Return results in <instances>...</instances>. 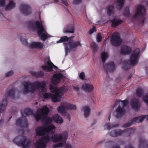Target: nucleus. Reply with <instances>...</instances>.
<instances>
[{
    "mask_svg": "<svg viewBox=\"0 0 148 148\" xmlns=\"http://www.w3.org/2000/svg\"><path fill=\"white\" fill-rule=\"evenodd\" d=\"M49 112V108L45 106L38 109L37 113L34 115L37 121L41 120L47 124L45 126L38 127L36 130L37 136H43L35 143V145L36 148H46L47 143L50 141L54 143L61 141L54 145L53 146L54 148L61 147L66 143L67 137V132H64L62 134L54 133L53 130L56 128V127L51 124L47 125L53 121L57 123L62 124L64 122L63 119L58 114H55L52 118L48 117L47 114Z\"/></svg>",
    "mask_w": 148,
    "mask_h": 148,
    "instance_id": "1",
    "label": "nucleus"
},
{
    "mask_svg": "<svg viewBox=\"0 0 148 148\" xmlns=\"http://www.w3.org/2000/svg\"><path fill=\"white\" fill-rule=\"evenodd\" d=\"M25 88L22 91L23 94L29 92H33L38 90L41 94L43 95V97L45 99L51 98L54 102L60 101L61 99L60 96H58L55 94L54 95L50 93H45L46 89L45 88L46 83L45 81H36L33 83L29 82H24L23 83Z\"/></svg>",
    "mask_w": 148,
    "mask_h": 148,
    "instance_id": "2",
    "label": "nucleus"
},
{
    "mask_svg": "<svg viewBox=\"0 0 148 148\" xmlns=\"http://www.w3.org/2000/svg\"><path fill=\"white\" fill-rule=\"evenodd\" d=\"M43 21L40 20V21H36L35 22L31 21L27 24L28 28L32 31L37 30L39 36L41 39L45 40L47 38L49 37L43 26Z\"/></svg>",
    "mask_w": 148,
    "mask_h": 148,
    "instance_id": "3",
    "label": "nucleus"
},
{
    "mask_svg": "<svg viewBox=\"0 0 148 148\" xmlns=\"http://www.w3.org/2000/svg\"><path fill=\"white\" fill-rule=\"evenodd\" d=\"M69 39V38L67 36H64L61 37L59 40L56 42L57 43H58L66 41L64 43V45L66 56L70 52V51H74L76 49L77 47L78 46H81V44L79 42L77 41L76 42H69L67 41Z\"/></svg>",
    "mask_w": 148,
    "mask_h": 148,
    "instance_id": "4",
    "label": "nucleus"
},
{
    "mask_svg": "<svg viewBox=\"0 0 148 148\" xmlns=\"http://www.w3.org/2000/svg\"><path fill=\"white\" fill-rule=\"evenodd\" d=\"M16 91V90L14 88L6 91L5 95L6 98L4 99L0 102V113H3L5 110L7 104V98L10 97L12 99H14Z\"/></svg>",
    "mask_w": 148,
    "mask_h": 148,
    "instance_id": "5",
    "label": "nucleus"
},
{
    "mask_svg": "<svg viewBox=\"0 0 148 148\" xmlns=\"http://www.w3.org/2000/svg\"><path fill=\"white\" fill-rule=\"evenodd\" d=\"M145 13L146 10L145 8L142 5L139 6L136 9L135 14L133 18L137 21L140 23L143 24L145 19Z\"/></svg>",
    "mask_w": 148,
    "mask_h": 148,
    "instance_id": "6",
    "label": "nucleus"
},
{
    "mask_svg": "<svg viewBox=\"0 0 148 148\" xmlns=\"http://www.w3.org/2000/svg\"><path fill=\"white\" fill-rule=\"evenodd\" d=\"M13 142L17 145L23 146V148H29L31 146L29 140L22 135L16 136Z\"/></svg>",
    "mask_w": 148,
    "mask_h": 148,
    "instance_id": "7",
    "label": "nucleus"
},
{
    "mask_svg": "<svg viewBox=\"0 0 148 148\" xmlns=\"http://www.w3.org/2000/svg\"><path fill=\"white\" fill-rule=\"evenodd\" d=\"M21 113L22 117L17 120L16 123V125L20 126L22 127H26L28 124L25 117L27 116L32 115L33 113L31 109H26L22 112Z\"/></svg>",
    "mask_w": 148,
    "mask_h": 148,
    "instance_id": "8",
    "label": "nucleus"
},
{
    "mask_svg": "<svg viewBox=\"0 0 148 148\" xmlns=\"http://www.w3.org/2000/svg\"><path fill=\"white\" fill-rule=\"evenodd\" d=\"M134 130L132 129L128 128L123 131L121 130H113L110 133V136L113 137H117L122 135L125 136H128L130 134L134 133Z\"/></svg>",
    "mask_w": 148,
    "mask_h": 148,
    "instance_id": "9",
    "label": "nucleus"
},
{
    "mask_svg": "<svg viewBox=\"0 0 148 148\" xmlns=\"http://www.w3.org/2000/svg\"><path fill=\"white\" fill-rule=\"evenodd\" d=\"M128 102L127 100L123 101H118L115 103V105H118V107L116 109V117L119 118L124 112V108L128 104Z\"/></svg>",
    "mask_w": 148,
    "mask_h": 148,
    "instance_id": "10",
    "label": "nucleus"
},
{
    "mask_svg": "<svg viewBox=\"0 0 148 148\" xmlns=\"http://www.w3.org/2000/svg\"><path fill=\"white\" fill-rule=\"evenodd\" d=\"M140 56V50L138 49H136L131 54L130 61L128 64L135 65L138 63Z\"/></svg>",
    "mask_w": 148,
    "mask_h": 148,
    "instance_id": "11",
    "label": "nucleus"
},
{
    "mask_svg": "<svg viewBox=\"0 0 148 148\" xmlns=\"http://www.w3.org/2000/svg\"><path fill=\"white\" fill-rule=\"evenodd\" d=\"M44 64L45 65L41 66V68L45 71H52L53 68L54 67L55 69L57 68V67L51 62L49 57L45 59Z\"/></svg>",
    "mask_w": 148,
    "mask_h": 148,
    "instance_id": "12",
    "label": "nucleus"
},
{
    "mask_svg": "<svg viewBox=\"0 0 148 148\" xmlns=\"http://www.w3.org/2000/svg\"><path fill=\"white\" fill-rule=\"evenodd\" d=\"M49 88L52 92L55 94L56 95L57 94L58 96H60L61 97V96L66 92L68 90L66 86H63L59 89L52 85H50Z\"/></svg>",
    "mask_w": 148,
    "mask_h": 148,
    "instance_id": "13",
    "label": "nucleus"
},
{
    "mask_svg": "<svg viewBox=\"0 0 148 148\" xmlns=\"http://www.w3.org/2000/svg\"><path fill=\"white\" fill-rule=\"evenodd\" d=\"M111 42L113 46H118L121 42L119 34L117 32L114 33L111 38Z\"/></svg>",
    "mask_w": 148,
    "mask_h": 148,
    "instance_id": "14",
    "label": "nucleus"
},
{
    "mask_svg": "<svg viewBox=\"0 0 148 148\" xmlns=\"http://www.w3.org/2000/svg\"><path fill=\"white\" fill-rule=\"evenodd\" d=\"M20 10L21 13L26 15L30 14L32 12V10L30 7L25 4H23L21 5Z\"/></svg>",
    "mask_w": 148,
    "mask_h": 148,
    "instance_id": "15",
    "label": "nucleus"
},
{
    "mask_svg": "<svg viewBox=\"0 0 148 148\" xmlns=\"http://www.w3.org/2000/svg\"><path fill=\"white\" fill-rule=\"evenodd\" d=\"M145 119V115L141 116L138 117H136L134 119L130 121V122L127 123L123 126L124 128L127 127H129L133 125L134 122L137 123H140L142 122L143 120Z\"/></svg>",
    "mask_w": 148,
    "mask_h": 148,
    "instance_id": "16",
    "label": "nucleus"
},
{
    "mask_svg": "<svg viewBox=\"0 0 148 148\" xmlns=\"http://www.w3.org/2000/svg\"><path fill=\"white\" fill-rule=\"evenodd\" d=\"M8 2V4L6 5L5 8L6 9H11L15 6V3L10 0H0V6H5L7 3Z\"/></svg>",
    "mask_w": 148,
    "mask_h": 148,
    "instance_id": "17",
    "label": "nucleus"
},
{
    "mask_svg": "<svg viewBox=\"0 0 148 148\" xmlns=\"http://www.w3.org/2000/svg\"><path fill=\"white\" fill-rule=\"evenodd\" d=\"M63 76L61 73L54 74L51 79L52 83L55 85L59 83L60 80L63 78Z\"/></svg>",
    "mask_w": 148,
    "mask_h": 148,
    "instance_id": "18",
    "label": "nucleus"
},
{
    "mask_svg": "<svg viewBox=\"0 0 148 148\" xmlns=\"http://www.w3.org/2000/svg\"><path fill=\"white\" fill-rule=\"evenodd\" d=\"M28 46L29 48L42 49L44 46V45L42 43L40 42H32Z\"/></svg>",
    "mask_w": 148,
    "mask_h": 148,
    "instance_id": "19",
    "label": "nucleus"
},
{
    "mask_svg": "<svg viewBox=\"0 0 148 148\" xmlns=\"http://www.w3.org/2000/svg\"><path fill=\"white\" fill-rule=\"evenodd\" d=\"M74 32V27L73 24L67 25L63 30V32L64 33H73Z\"/></svg>",
    "mask_w": 148,
    "mask_h": 148,
    "instance_id": "20",
    "label": "nucleus"
},
{
    "mask_svg": "<svg viewBox=\"0 0 148 148\" xmlns=\"http://www.w3.org/2000/svg\"><path fill=\"white\" fill-rule=\"evenodd\" d=\"M83 89L85 91L90 92L92 91L94 89L92 85L88 84H84L82 86Z\"/></svg>",
    "mask_w": 148,
    "mask_h": 148,
    "instance_id": "21",
    "label": "nucleus"
},
{
    "mask_svg": "<svg viewBox=\"0 0 148 148\" xmlns=\"http://www.w3.org/2000/svg\"><path fill=\"white\" fill-rule=\"evenodd\" d=\"M131 51V49L130 47L126 46H123L120 51V53L123 55L129 54Z\"/></svg>",
    "mask_w": 148,
    "mask_h": 148,
    "instance_id": "22",
    "label": "nucleus"
},
{
    "mask_svg": "<svg viewBox=\"0 0 148 148\" xmlns=\"http://www.w3.org/2000/svg\"><path fill=\"white\" fill-rule=\"evenodd\" d=\"M131 105L134 110H137L139 107L138 101L136 99H133L131 101Z\"/></svg>",
    "mask_w": 148,
    "mask_h": 148,
    "instance_id": "23",
    "label": "nucleus"
},
{
    "mask_svg": "<svg viewBox=\"0 0 148 148\" xmlns=\"http://www.w3.org/2000/svg\"><path fill=\"white\" fill-rule=\"evenodd\" d=\"M82 111L84 112V116L85 118L88 117L90 115V109L88 106H85L82 107Z\"/></svg>",
    "mask_w": 148,
    "mask_h": 148,
    "instance_id": "24",
    "label": "nucleus"
},
{
    "mask_svg": "<svg viewBox=\"0 0 148 148\" xmlns=\"http://www.w3.org/2000/svg\"><path fill=\"white\" fill-rule=\"evenodd\" d=\"M65 102H63L61 103L60 106L57 108L58 112L60 113H64L66 110H67L66 106L65 105Z\"/></svg>",
    "mask_w": 148,
    "mask_h": 148,
    "instance_id": "25",
    "label": "nucleus"
},
{
    "mask_svg": "<svg viewBox=\"0 0 148 148\" xmlns=\"http://www.w3.org/2000/svg\"><path fill=\"white\" fill-rule=\"evenodd\" d=\"M111 21L112 23V27H115L120 24L123 21L118 18L115 17L111 20Z\"/></svg>",
    "mask_w": 148,
    "mask_h": 148,
    "instance_id": "26",
    "label": "nucleus"
},
{
    "mask_svg": "<svg viewBox=\"0 0 148 148\" xmlns=\"http://www.w3.org/2000/svg\"><path fill=\"white\" fill-rule=\"evenodd\" d=\"M146 146H147V141L144 138H141L140 140L138 145L139 148H144Z\"/></svg>",
    "mask_w": 148,
    "mask_h": 148,
    "instance_id": "27",
    "label": "nucleus"
},
{
    "mask_svg": "<svg viewBox=\"0 0 148 148\" xmlns=\"http://www.w3.org/2000/svg\"><path fill=\"white\" fill-rule=\"evenodd\" d=\"M105 67L109 71H112L114 69L115 66L114 63L111 62L109 63Z\"/></svg>",
    "mask_w": 148,
    "mask_h": 148,
    "instance_id": "28",
    "label": "nucleus"
},
{
    "mask_svg": "<svg viewBox=\"0 0 148 148\" xmlns=\"http://www.w3.org/2000/svg\"><path fill=\"white\" fill-rule=\"evenodd\" d=\"M114 13V7L110 5L108 6L107 10V14L109 16L113 15Z\"/></svg>",
    "mask_w": 148,
    "mask_h": 148,
    "instance_id": "29",
    "label": "nucleus"
},
{
    "mask_svg": "<svg viewBox=\"0 0 148 148\" xmlns=\"http://www.w3.org/2000/svg\"><path fill=\"white\" fill-rule=\"evenodd\" d=\"M108 57L109 55L106 52L103 51L101 53V58L103 62H105Z\"/></svg>",
    "mask_w": 148,
    "mask_h": 148,
    "instance_id": "30",
    "label": "nucleus"
},
{
    "mask_svg": "<svg viewBox=\"0 0 148 148\" xmlns=\"http://www.w3.org/2000/svg\"><path fill=\"white\" fill-rule=\"evenodd\" d=\"M32 74L34 76L37 77H41L44 76L43 72L42 71H40L38 72H31Z\"/></svg>",
    "mask_w": 148,
    "mask_h": 148,
    "instance_id": "31",
    "label": "nucleus"
},
{
    "mask_svg": "<svg viewBox=\"0 0 148 148\" xmlns=\"http://www.w3.org/2000/svg\"><path fill=\"white\" fill-rule=\"evenodd\" d=\"M124 2V0H117L115 2V4L119 9L123 6Z\"/></svg>",
    "mask_w": 148,
    "mask_h": 148,
    "instance_id": "32",
    "label": "nucleus"
},
{
    "mask_svg": "<svg viewBox=\"0 0 148 148\" xmlns=\"http://www.w3.org/2000/svg\"><path fill=\"white\" fill-rule=\"evenodd\" d=\"M90 46L94 53H95L97 51L98 49V46L96 43L94 42L92 43Z\"/></svg>",
    "mask_w": 148,
    "mask_h": 148,
    "instance_id": "33",
    "label": "nucleus"
},
{
    "mask_svg": "<svg viewBox=\"0 0 148 148\" xmlns=\"http://www.w3.org/2000/svg\"><path fill=\"white\" fill-rule=\"evenodd\" d=\"M118 124H116L115 123H112L111 124H110L109 123H106L104 125V127L105 129H109L112 128L114 127H115L118 126Z\"/></svg>",
    "mask_w": 148,
    "mask_h": 148,
    "instance_id": "34",
    "label": "nucleus"
},
{
    "mask_svg": "<svg viewBox=\"0 0 148 148\" xmlns=\"http://www.w3.org/2000/svg\"><path fill=\"white\" fill-rule=\"evenodd\" d=\"M65 104L66 106V108H67V109L75 110L76 109V106L75 105L70 104L66 102H65Z\"/></svg>",
    "mask_w": 148,
    "mask_h": 148,
    "instance_id": "35",
    "label": "nucleus"
},
{
    "mask_svg": "<svg viewBox=\"0 0 148 148\" xmlns=\"http://www.w3.org/2000/svg\"><path fill=\"white\" fill-rule=\"evenodd\" d=\"M20 41L24 45H25L27 46V47H29V45L30 44H28L27 43V40L21 37L20 39Z\"/></svg>",
    "mask_w": 148,
    "mask_h": 148,
    "instance_id": "36",
    "label": "nucleus"
},
{
    "mask_svg": "<svg viewBox=\"0 0 148 148\" xmlns=\"http://www.w3.org/2000/svg\"><path fill=\"white\" fill-rule=\"evenodd\" d=\"M143 93V91L142 89L139 88L137 89L136 92V94L137 96L140 97L142 95Z\"/></svg>",
    "mask_w": 148,
    "mask_h": 148,
    "instance_id": "37",
    "label": "nucleus"
},
{
    "mask_svg": "<svg viewBox=\"0 0 148 148\" xmlns=\"http://www.w3.org/2000/svg\"><path fill=\"white\" fill-rule=\"evenodd\" d=\"M129 8L128 7H126V10L124 13V15L127 17H129L130 15V14L129 11Z\"/></svg>",
    "mask_w": 148,
    "mask_h": 148,
    "instance_id": "38",
    "label": "nucleus"
},
{
    "mask_svg": "<svg viewBox=\"0 0 148 148\" xmlns=\"http://www.w3.org/2000/svg\"><path fill=\"white\" fill-rule=\"evenodd\" d=\"M143 99L146 103L148 104V94H146L143 96Z\"/></svg>",
    "mask_w": 148,
    "mask_h": 148,
    "instance_id": "39",
    "label": "nucleus"
},
{
    "mask_svg": "<svg viewBox=\"0 0 148 148\" xmlns=\"http://www.w3.org/2000/svg\"><path fill=\"white\" fill-rule=\"evenodd\" d=\"M96 39L97 41L98 42H100L101 41L102 39V37L101 35V34L99 33H98L97 34V36Z\"/></svg>",
    "mask_w": 148,
    "mask_h": 148,
    "instance_id": "40",
    "label": "nucleus"
},
{
    "mask_svg": "<svg viewBox=\"0 0 148 148\" xmlns=\"http://www.w3.org/2000/svg\"><path fill=\"white\" fill-rule=\"evenodd\" d=\"M79 77L80 78L82 79H83L85 77V75L84 73L83 72H81L79 75Z\"/></svg>",
    "mask_w": 148,
    "mask_h": 148,
    "instance_id": "41",
    "label": "nucleus"
},
{
    "mask_svg": "<svg viewBox=\"0 0 148 148\" xmlns=\"http://www.w3.org/2000/svg\"><path fill=\"white\" fill-rule=\"evenodd\" d=\"M13 74V72L12 71H10L8 72V73L5 74V76L6 77H10Z\"/></svg>",
    "mask_w": 148,
    "mask_h": 148,
    "instance_id": "42",
    "label": "nucleus"
},
{
    "mask_svg": "<svg viewBox=\"0 0 148 148\" xmlns=\"http://www.w3.org/2000/svg\"><path fill=\"white\" fill-rule=\"evenodd\" d=\"M95 28L94 27L92 29L90 30L89 32V33L90 34H92L94 32H95Z\"/></svg>",
    "mask_w": 148,
    "mask_h": 148,
    "instance_id": "43",
    "label": "nucleus"
},
{
    "mask_svg": "<svg viewBox=\"0 0 148 148\" xmlns=\"http://www.w3.org/2000/svg\"><path fill=\"white\" fill-rule=\"evenodd\" d=\"M114 145V143L112 142H110V143H108L106 144V146L108 147L110 146V147H111L112 145Z\"/></svg>",
    "mask_w": 148,
    "mask_h": 148,
    "instance_id": "44",
    "label": "nucleus"
},
{
    "mask_svg": "<svg viewBox=\"0 0 148 148\" xmlns=\"http://www.w3.org/2000/svg\"><path fill=\"white\" fill-rule=\"evenodd\" d=\"M66 148H74L73 146L69 144H67L66 146Z\"/></svg>",
    "mask_w": 148,
    "mask_h": 148,
    "instance_id": "45",
    "label": "nucleus"
},
{
    "mask_svg": "<svg viewBox=\"0 0 148 148\" xmlns=\"http://www.w3.org/2000/svg\"><path fill=\"white\" fill-rule=\"evenodd\" d=\"M82 0H74V3L75 4H77L80 3Z\"/></svg>",
    "mask_w": 148,
    "mask_h": 148,
    "instance_id": "46",
    "label": "nucleus"
},
{
    "mask_svg": "<svg viewBox=\"0 0 148 148\" xmlns=\"http://www.w3.org/2000/svg\"><path fill=\"white\" fill-rule=\"evenodd\" d=\"M62 1L63 3H64L66 6L68 5V4L66 0H62Z\"/></svg>",
    "mask_w": 148,
    "mask_h": 148,
    "instance_id": "47",
    "label": "nucleus"
},
{
    "mask_svg": "<svg viewBox=\"0 0 148 148\" xmlns=\"http://www.w3.org/2000/svg\"><path fill=\"white\" fill-rule=\"evenodd\" d=\"M74 88L75 90L77 91L79 90V89L78 87L77 86L74 87Z\"/></svg>",
    "mask_w": 148,
    "mask_h": 148,
    "instance_id": "48",
    "label": "nucleus"
},
{
    "mask_svg": "<svg viewBox=\"0 0 148 148\" xmlns=\"http://www.w3.org/2000/svg\"><path fill=\"white\" fill-rule=\"evenodd\" d=\"M125 148H134L133 147H132L131 145H129V146L126 147Z\"/></svg>",
    "mask_w": 148,
    "mask_h": 148,
    "instance_id": "49",
    "label": "nucleus"
},
{
    "mask_svg": "<svg viewBox=\"0 0 148 148\" xmlns=\"http://www.w3.org/2000/svg\"><path fill=\"white\" fill-rule=\"evenodd\" d=\"M110 148H120V147L119 146L116 145L115 147H113L112 148L111 147Z\"/></svg>",
    "mask_w": 148,
    "mask_h": 148,
    "instance_id": "50",
    "label": "nucleus"
},
{
    "mask_svg": "<svg viewBox=\"0 0 148 148\" xmlns=\"http://www.w3.org/2000/svg\"><path fill=\"white\" fill-rule=\"evenodd\" d=\"M145 118L146 120H148V115H145Z\"/></svg>",
    "mask_w": 148,
    "mask_h": 148,
    "instance_id": "51",
    "label": "nucleus"
},
{
    "mask_svg": "<svg viewBox=\"0 0 148 148\" xmlns=\"http://www.w3.org/2000/svg\"><path fill=\"white\" fill-rule=\"evenodd\" d=\"M67 117L69 120H70V116L68 115Z\"/></svg>",
    "mask_w": 148,
    "mask_h": 148,
    "instance_id": "52",
    "label": "nucleus"
},
{
    "mask_svg": "<svg viewBox=\"0 0 148 148\" xmlns=\"http://www.w3.org/2000/svg\"><path fill=\"white\" fill-rule=\"evenodd\" d=\"M110 115L108 116V120H110Z\"/></svg>",
    "mask_w": 148,
    "mask_h": 148,
    "instance_id": "53",
    "label": "nucleus"
},
{
    "mask_svg": "<svg viewBox=\"0 0 148 148\" xmlns=\"http://www.w3.org/2000/svg\"><path fill=\"white\" fill-rule=\"evenodd\" d=\"M54 0L55 1H56V2H57L59 1V0Z\"/></svg>",
    "mask_w": 148,
    "mask_h": 148,
    "instance_id": "54",
    "label": "nucleus"
},
{
    "mask_svg": "<svg viewBox=\"0 0 148 148\" xmlns=\"http://www.w3.org/2000/svg\"><path fill=\"white\" fill-rule=\"evenodd\" d=\"M36 104H37V102H36Z\"/></svg>",
    "mask_w": 148,
    "mask_h": 148,
    "instance_id": "55",
    "label": "nucleus"
}]
</instances>
